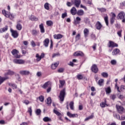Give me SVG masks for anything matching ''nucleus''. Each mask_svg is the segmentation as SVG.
<instances>
[{"label":"nucleus","mask_w":125,"mask_h":125,"mask_svg":"<svg viewBox=\"0 0 125 125\" xmlns=\"http://www.w3.org/2000/svg\"><path fill=\"white\" fill-rule=\"evenodd\" d=\"M66 95V90L65 88L62 90L60 92V95L59 96V98H60V101L63 102L64 101V99L65 98V96Z\"/></svg>","instance_id":"f257e3e1"},{"label":"nucleus","mask_w":125,"mask_h":125,"mask_svg":"<svg viewBox=\"0 0 125 125\" xmlns=\"http://www.w3.org/2000/svg\"><path fill=\"white\" fill-rule=\"evenodd\" d=\"M2 13L5 17L9 18L11 20L14 18V15L11 14L10 12H7L5 10H3L2 11Z\"/></svg>","instance_id":"f03ea898"},{"label":"nucleus","mask_w":125,"mask_h":125,"mask_svg":"<svg viewBox=\"0 0 125 125\" xmlns=\"http://www.w3.org/2000/svg\"><path fill=\"white\" fill-rule=\"evenodd\" d=\"M116 108L119 114H124V113H125V108H124L123 106L116 104Z\"/></svg>","instance_id":"7ed1b4c3"},{"label":"nucleus","mask_w":125,"mask_h":125,"mask_svg":"<svg viewBox=\"0 0 125 125\" xmlns=\"http://www.w3.org/2000/svg\"><path fill=\"white\" fill-rule=\"evenodd\" d=\"M12 54L15 58H20V55H18L19 52L16 49H14L11 51Z\"/></svg>","instance_id":"20e7f679"},{"label":"nucleus","mask_w":125,"mask_h":125,"mask_svg":"<svg viewBox=\"0 0 125 125\" xmlns=\"http://www.w3.org/2000/svg\"><path fill=\"white\" fill-rule=\"evenodd\" d=\"M11 33H12V37H14V39H16L19 36V33H18V32L17 30L11 29Z\"/></svg>","instance_id":"39448f33"},{"label":"nucleus","mask_w":125,"mask_h":125,"mask_svg":"<svg viewBox=\"0 0 125 125\" xmlns=\"http://www.w3.org/2000/svg\"><path fill=\"white\" fill-rule=\"evenodd\" d=\"M15 64H23L25 63V61L22 59H15L13 61Z\"/></svg>","instance_id":"423d86ee"},{"label":"nucleus","mask_w":125,"mask_h":125,"mask_svg":"<svg viewBox=\"0 0 125 125\" xmlns=\"http://www.w3.org/2000/svg\"><path fill=\"white\" fill-rule=\"evenodd\" d=\"M19 73L21 76H28V75H30V71L29 70H21Z\"/></svg>","instance_id":"0eeeda50"},{"label":"nucleus","mask_w":125,"mask_h":125,"mask_svg":"<svg viewBox=\"0 0 125 125\" xmlns=\"http://www.w3.org/2000/svg\"><path fill=\"white\" fill-rule=\"evenodd\" d=\"M36 57L37 58V61H38V62H39V61H41V60H42V58H44V54L43 53H42L41 54V56H40V55H39V54H37L36 55Z\"/></svg>","instance_id":"6e6552de"},{"label":"nucleus","mask_w":125,"mask_h":125,"mask_svg":"<svg viewBox=\"0 0 125 125\" xmlns=\"http://www.w3.org/2000/svg\"><path fill=\"white\" fill-rule=\"evenodd\" d=\"M72 3H74L75 6L76 7H79L80 5L81 4V0H71Z\"/></svg>","instance_id":"1a4fd4ad"},{"label":"nucleus","mask_w":125,"mask_h":125,"mask_svg":"<svg viewBox=\"0 0 125 125\" xmlns=\"http://www.w3.org/2000/svg\"><path fill=\"white\" fill-rule=\"evenodd\" d=\"M91 71L96 74L98 73V67H97V65L96 64H93L91 67Z\"/></svg>","instance_id":"9d476101"},{"label":"nucleus","mask_w":125,"mask_h":125,"mask_svg":"<svg viewBox=\"0 0 125 125\" xmlns=\"http://www.w3.org/2000/svg\"><path fill=\"white\" fill-rule=\"evenodd\" d=\"M51 86V83H50V82H46L42 86V88H44V89H45V88H46L47 87H49Z\"/></svg>","instance_id":"9b49d317"},{"label":"nucleus","mask_w":125,"mask_h":125,"mask_svg":"<svg viewBox=\"0 0 125 125\" xmlns=\"http://www.w3.org/2000/svg\"><path fill=\"white\" fill-rule=\"evenodd\" d=\"M20 22H21V21H18L16 25V29L18 31H21L22 30V25L20 23Z\"/></svg>","instance_id":"f8f14e48"},{"label":"nucleus","mask_w":125,"mask_h":125,"mask_svg":"<svg viewBox=\"0 0 125 125\" xmlns=\"http://www.w3.org/2000/svg\"><path fill=\"white\" fill-rule=\"evenodd\" d=\"M108 47H118V44L114 42H113L110 41Z\"/></svg>","instance_id":"ddd939ff"},{"label":"nucleus","mask_w":125,"mask_h":125,"mask_svg":"<svg viewBox=\"0 0 125 125\" xmlns=\"http://www.w3.org/2000/svg\"><path fill=\"white\" fill-rule=\"evenodd\" d=\"M102 28V24L100 22V21H97L96 24V28L97 29V30H101Z\"/></svg>","instance_id":"4468645a"},{"label":"nucleus","mask_w":125,"mask_h":125,"mask_svg":"<svg viewBox=\"0 0 125 125\" xmlns=\"http://www.w3.org/2000/svg\"><path fill=\"white\" fill-rule=\"evenodd\" d=\"M74 56H83L84 54L81 51H77L74 54Z\"/></svg>","instance_id":"2eb2a0df"},{"label":"nucleus","mask_w":125,"mask_h":125,"mask_svg":"<svg viewBox=\"0 0 125 125\" xmlns=\"http://www.w3.org/2000/svg\"><path fill=\"white\" fill-rule=\"evenodd\" d=\"M43 42L45 47H48V44L49 43V39L47 38L45 39Z\"/></svg>","instance_id":"dca6fc26"},{"label":"nucleus","mask_w":125,"mask_h":125,"mask_svg":"<svg viewBox=\"0 0 125 125\" xmlns=\"http://www.w3.org/2000/svg\"><path fill=\"white\" fill-rule=\"evenodd\" d=\"M67 115L70 118H75L78 117V114H71L70 112L67 113Z\"/></svg>","instance_id":"f3484780"},{"label":"nucleus","mask_w":125,"mask_h":125,"mask_svg":"<svg viewBox=\"0 0 125 125\" xmlns=\"http://www.w3.org/2000/svg\"><path fill=\"white\" fill-rule=\"evenodd\" d=\"M84 33V36L85 38H87V36H88V34H89V30H88V29L85 28L83 30Z\"/></svg>","instance_id":"a211bd4d"},{"label":"nucleus","mask_w":125,"mask_h":125,"mask_svg":"<svg viewBox=\"0 0 125 125\" xmlns=\"http://www.w3.org/2000/svg\"><path fill=\"white\" fill-rule=\"evenodd\" d=\"M63 37V35H61V34H55L54 35V39H55L56 40H59L60 39H62V38Z\"/></svg>","instance_id":"6ab92c4d"},{"label":"nucleus","mask_w":125,"mask_h":125,"mask_svg":"<svg viewBox=\"0 0 125 125\" xmlns=\"http://www.w3.org/2000/svg\"><path fill=\"white\" fill-rule=\"evenodd\" d=\"M39 28L40 29L41 33H43L45 32L44 30V27H43V24L41 23L40 25H39Z\"/></svg>","instance_id":"aec40b11"},{"label":"nucleus","mask_w":125,"mask_h":125,"mask_svg":"<svg viewBox=\"0 0 125 125\" xmlns=\"http://www.w3.org/2000/svg\"><path fill=\"white\" fill-rule=\"evenodd\" d=\"M71 13L72 15H75L77 13V9L75 7H73L71 9Z\"/></svg>","instance_id":"412c9836"},{"label":"nucleus","mask_w":125,"mask_h":125,"mask_svg":"<svg viewBox=\"0 0 125 125\" xmlns=\"http://www.w3.org/2000/svg\"><path fill=\"white\" fill-rule=\"evenodd\" d=\"M118 17L120 19H124L125 18V13L124 12H121L118 14Z\"/></svg>","instance_id":"4be33fe9"},{"label":"nucleus","mask_w":125,"mask_h":125,"mask_svg":"<svg viewBox=\"0 0 125 125\" xmlns=\"http://www.w3.org/2000/svg\"><path fill=\"white\" fill-rule=\"evenodd\" d=\"M58 65H59V62H55L54 64H52L51 65L52 69H53V70L56 69V68L57 67V66H58Z\"/></svg>","instance_id":"5701e85b"},{"label":"nucleus","mask_w":125,"mask_h":125,"mask_svg":"<svg viewBox=\"0 0 125 125\" xmlns=\"http://www.w3.org/2000/svg\"><path fill=\"white\" fill-rule=\"evenodd\" d=\"M8 30V26H5L4 28L0 29V33H3L4 32H6Z\"/></svg>","instance_id":"b1692460"},{"label":"nucleus","mask_w":125,"mask_h":125,"mask_svg":"<svg viewBox=\"0 0 125 125\" xmlns=\"http://www.w3.org/2000/svg\"><path fill=\"white\" fill-rule=\"evenodd\" d=\"M84 14V12L82 9L79 10L77 12V15H79V16H83Z\"/></svg>","instance_id":"393cba45"},{"label":"nucleus","mask_w":125,"mask_h":125,"mask_svg":"<svg viewBox=\"0 0 125 125\" xmlns=\"http://www.w3.org/2000/svg\"><path fill=\"white\" fill-rule=\"evenodd\" d=\"M60 82V85H59V87L60 88L63 87V86H64V84H65V81L64 80H60L59 81Z\"/></svg>","instance_id":"a878e982"},{"label":"nucleus","mask_w":125,"mask_h":125,"mask_svg":"<svg viewBox=\"0 0 125 125\" xmlns=\"http://www.w3.org/2000/svg\"><path fill=\"white\" fill-rule=\"evenodd\" d=\"M118 53H120V49L116 48L112 52V55H117Z\"/></svg>","instance_id":"bb28decb"},{"label":"nucleus","mask_w":125,"mask_h":125,"mask_svg":"<svg viewBox=\"0 0 125 125\" xmlns=\"http://www.w3.org/2000/svg\"><path fill=\"white\" fill-rule=\"evenodd\" d=\"M7 79H8V77H6L5 78H2L0 76V85H1V83H3L4 81H5V80H7Z\"/></svg>","instance_id":"cd10ccee"},{"label":"nucleus","mask_w":125,"mask_h":125,"mask_svg":"<svg viewBox=\"0 0 125 125\" xmlns=\"http://www.w3.org/2000/svg\"><path fill=\"white\" fill-rule=\"evenodd\" d=\"M53 112L54 114L57 115L58 117H60V116H62V114L60 112H59L58 111H57L56 109H54L53 110Z\"/></svg>","instance_id":"c85d7f7f"},{"label":"nucleus","mask_w":125,"mask_h":125,"mask_svg":"<svg viewBox=\"0 0 125 125\" xmlns=\"http://www.w3.org/2000/svg\"><path fill=\"white\" fill-rule=\"evenodd\" d=\"M29 19L31 20V21H38L39 20V19L38 18L35 17V16H31L30 18Z\"/></svg>","instance_id":"c756f323"},{"label":"nucleus","mask_w":125,"mask_h":125,"mask_svg":"<svg viewBox=\"0 0 125 125\" xmlns=\"http://www.w3.org/2000/svg\"><path fill=\"white\" fill-rule=\"evenodd\" d=\"M43 121L45 123L47 122H51V119L49 118L48 117H45L43 118Z\"/></svg>","instance_id":"7c9ffc66"},{"label":"nucleus","mask_w":125,"mask_h":125,"mask_svg":"<svg viewBox=\"0 0 125 125\" xmlns=\"http://www.w3.org/2000/svg\"><path fill=\"white\" fill-rule=\"evenodd\" d=\"M14 74V72L11 70H9L7 72L5 73V76H8V75L10 76H12Z\"/></svg>","instance_id":"2f4dec72"},{"label":"nucleus","mask_w":125,"mask_h":125,"mask_svg":"<svg viewBox=\"0 0 125 125\" xmlns=\"http://www.w3.org/2000/svg\"><path fill=\"white\" fill-rule=\"evenodd\" d=\"M81 19L80 17H77L76 18V21H75L74 24L75 25H77V24H80V21H81Z\"/></svg>","instance_id":"473e14b6"},{"label":"nucleus","mask_w":125,"mask_h":125,"mask_svg":"<svg viewBox=\"0 0 125 125\" xmlns=\"http://www.w3.org/2000/svg\"><path fill=\"white\" fill-rule=\"evenodd\" d=\"M46 24L47 26L50 27V26H52V25H53V22H52L51 21H46Z\"/></svg>","instance_id":"72a5a7b5"},{"label":"nucleus","mask_w":125,"mask_h":125,"mask_svg":"<svg viewBox=\"0 0 125 125\" xmlns=\"http://www.w3.org/2000/svg\"><path fill=\"white\" fill-rule=\"evenodd\" d=\"M44 7L46 10H49V4L48 3H46L44 5Z\"/></svg>","instance_id":"f704fd0d"},{"label":"nucleus","mask_w":125,"mask_h":125,"mask_svg":"<svg viewBox=\"0 0 125 125\" xmlns=\"http://www.w3.org/2000/svg\"><path fill=\"white\" fill-rule=\"evenodd\" d=\"M51 102H52V100H51V98L49 97L47 99V104L48 105H50L51 104Z\"/></svg>","instance_id":"c9c22d12"},{"label":"nucleus","mask_w":125,"mask_h":125,"mask_svg":"<svg viewBox=\"0 0 125 125\" xmlns=\"http://www.w3.org/2000/svg\"><path fill=\"white\" fill-rule=\"evenodd\" d=\"M69 106L71 110H74V102H70L69 104Z\"/></svg>","instance_id":"e433bc0d"},{"label":"nucleus","mask_w":125,"mask_h":125,"mask_svg":"<svg viewBox=\"0 0 125 125\" xmlns=\"http://www.w3.org/2000/svg\"><path fill=\"white\" fill-rule=\"evenodd\" d=\"M105 92L107 94H109V93H111V88H110V87H108L105 88Z\"/></svg>","instance_id":"4c0bfd02"},{"label":"nucleus","mask_w":125,"mask_h":125,"mask_svg":"<svg viewBox=\"0 0 125 125\" xmlns=\"http://www.w3.org/2000/svg\"><path fill=\"white\" fill-rule=\"evenodd\" d=\"M102 77H103L104 78H108V73H106V72H103L101 74Z\"/></svg>","instance_id":"58836bf2"},{"label":"nucleus","mask_w":125,"mask_h":125,"mask_svg":"<svg viewBox=\"0 0 125 125\" xmlns=\"http://www.w3.org/2000/svg\"><path fill=\"white\" fill-rule=\"evenodd\" d=\"M103 83H104V79H101L98 82V84L99 85H100V86H101Z\"/></svg>","instance_id":"ea45409f"},{"label":"nucleus","mask_w":125,"mask_h":125,"mask_svg":"<svg viewBox=\"0 0 125 125\" xmlns=\"http://www.w3.org/2000/svg\"><path fill=\"white\" fill-rule=\"evenodd\" d=\"M113 116L114 117V118H116V119H117L118 120H121V117L119 115H117V114L114 113L113 114Z\"/></svg>","instance_id":"a19ab883"},{"label":"nucleus","mask_w":125,"mask_h":125,"mask_svg":"<svg viewBox=\"0 0 125 125\" xmlns=\"http://www.w3.org/2000/svg\"><path fill=\"white\" fill-rule=\"evenodd\" d=\"M39 98L41 102H43L44 101V97L43 96H40Z\"/></svg>","instance_id":"79ce46f5"},{"label":"nucleus","mask_w":125,"mask_h":125,"mask_svg":"<svg viewBox=\"0 0 125 125\" xmlns=\"http://www.w3.org/2000/svg\"><path fill=\"white\" fill-rule=\"evenodd\" d=\"M104 19L106 25L108 26V24H109V22L108 21V17H105Z\"/></svg>","instance_id":"37998d69"},{"label":"nucleus","mask_w":125,"mask_h":125,"mask_svg":"<svg viewBox=\"0 0 125 125\" xmlns=\"http://www.w3.org/2000/svg\"><path fill=\"white\" fill-rule=\"evenodd\" d=\"M98 10H99V11H101V12H105V11H106V9L104 8H98Z\"/></svg>","instance_id":"c03bdc74"},{"label":"nucleus","mask_w":125,"mask_h":125,"mask_svg":"<svg viewBox=\"0 0 125 125\" xmlns=\"http://www.w3.org/2000/svg\"><path fill=\"white\" fill-rule=\"evenodd\" d=\"M41 113H42V110H41V109H37L36 114L37 115V116L41 115Z\"/></svg>","instance_id":"a18cd8bd"},{"label":"nucleus","mask_w":125,"mask_h":125,"mask_svg":"<svg viewBox=\"0 0 125 125\" xmlns=\"http://www.w3.org/2000/svg\"><path fill=\"white\" fill-rule=\"evenodd\" d=\"M106 105H107V104H106V103H104V102H102L100 104V106L101 107H102V108L105 107V106H106Z\"/></svg>","instance_id":"49530a36"},{"label":"nucleus","mask_w":125,"mask_h":125,"mask_svg":"<svg viewBox=\"0 0 125 125\" xmlns=\"http://www.w3.org/2000/svg\"><path fill=\"white\" fill-rule=\"evenodd\" d=\"M65 17H67V13L65 12L63 14H62V19H64V18H65Z\"/></svg>","instance_id":"de8ad7c7"},{"label":"nucleus","mask_w":125,"mask_h":125,"mask_svg":"<svg viewBox=\"0 0 125 125\" xmlns=\"http://www.w3.org/2000/svg\"><path fill=\"white\" fill-rule=\"evenodd\" d=\"M110 98V99L115 100V99H116V95H114V94L111 95Z\"/></svg>","instance_id":"09e8293b"},{"label":"nucleus","mask_w":125,"mask_h":125,"mask_svg":"<svg viewBox=\"0 0 125 125\" xmlns=\"http://www.w3.org/2000/svg\"><path fill=\"white\" fill-rule=\"evenodd\" d=\"M32 35L33 36H37V35H38V31H37V30H33L32 31Z\"/></svg>","instance_id":"8fccbe9b"},{"label":"nucleus","mask_w":125,"mask_h":125,"mask_svg":"<svg viewBox=\"0 0 125 125\" xmlns=\"http://www.w3.org/2000/svg\"><path fill=\"white\" fill-rule=\"evenodd\" d=\"M111 63L112 65H116L117 64V61L115 60H111Z\"/></svg>","instance_id":"3c124183"},{"label":"nucleus","mask_w":125,"mask_h":125,"mask_svg":"<svg viewBox=\"0 0 125 125\" xmlns=\"http://www.w3.org/2000/svg\"><path fill=\"white\" fill-rule=\"evenodd\" d=\"M115 87L117 88L118 92H121V91H120V87L118 86V83H116L115 84Z\"/></svg>","instance_id":"603ef678"},{"label":"nucleus","mask_w":125,"mask_h":125,"mask_svg":"<svg viewBox=\"0 0 125 125\" xmlns=\"http://www.w3.org/2000/svg\"><path fill=\"white\" fill-rule=\"evenodd\" d=\"M83 77V75H77V79H78L79 80H82Z\"/></svg>","instance_id":"864d4df0"},{"label":"nucleus","mask_w":125,"mask_h":125,"mask_svg":"<svg viewBox=\"0 0 125 125\" xmlns=\"http://www.w3.org/2000/svg\"><path fill=\"white\" fill-rule=\"evenodd\" d=\"M123 32V30H120L118 31L117 34L118 35L119 37H122V32Z\"/></svg>","instance_id":"5fc2aeb1"},{"label":"nucleus","mask_w":125,"mask_h":125,"mask_svg":"<svg viewBox=\"0 0 125 125\" xmlns=\"http://www.w3.org/2000/svg\"><path fill=\"white\" fill-rule=\"evenodd\" d=\"M11 85L14 89L17 88V85L15 84H11Z\"/></svg>","instance_id":"6e6d98bb"},{"label":"nucleus","mask_w":125,"mask_h":125,"mask_svg":"<svg viewBox=\"0 0 125 125\" xmlns=\"http://www.w3.org/2000/svg\"><path fill=\"white\" fill-rule=\"evenodd\" d=\"M58 73H63L64 72V69L63 68H60L58 70Z\"/></svg>","instance_id":"4d7b16f0"},{"label":"nucleus","mask_w":125,"mask_h":125,"mask_svg":"<svg viewBox=\"0 0 125 125\" xmlns=\"http://www.w3.org/2000/svg\"><path fill=\"white\" fill-rule=\"evenodd\" d=\"M80 6L81 8H83L84 10H87V8H86L85 6H83V4H81Z\"/></svg>","instance_id":"13d9d810"},{"label":"nucleus","mask_w":125,"mask_h":125,"mask_svg":"<svg viewBox=\"0 0 125 125\" xmlns=\"http://www.w3.org/2000/svg\"><path fill=\"white\" fill-rule=\"evenodd\" d=\"M120 6L121 7H124V6H125V1L120 3Z\"/></svg>","instance_id":"bf43d9fd"},{"label":"nucleus","mask_w":125,"mask_h":125,"mask_svg":"<svg viewBox=\"0 0 125 125\" xmlns=\"http://www.w3.org/2000/svg\"><path fill=\"white\" fill-rule=\"evenodd\" d=\"M114 21H115V18H111L110 19V23H111V24H113Z\"/></svg>","instance_id":"052dcab7"},{"label":"nucleus","mask_w":125,"mask_h":125,"mask_svg":"<svg viewBox=\"0 0 125 125\" xmlns=\"http://www.w3.org/2000/svg\"><path fill=\"white\" fill-rule=\"evenodd\" d=\"M31 45L33 47H35V46H36V43H35V42H34V41H31Z\"/></svg>","instance_id":"680f3d73"},{"label":"nucleus","mask_w":125,"mask_h":125,"mask_svg":"<svg viewBox=\"0 0 125 125\" xmlns=\"http://www.w3.org/2000/svg\"><path fill=\"white\" fill-rule=\"evenodd\" d=\"M66 5H67L68 7L72 6V3L68 1L66 2Z\"/></svg>","instance_id":"e2e57ef3"},{"label":"nucleus","mask_w":125,"mask_h":125,"mask_svg":"<svg viewBox=\"0 0 125 125\" xmlns=\"http://www.w3.org/2000/svg\"><path fill=\"white\" fill-rule=\"evenodd\" d=\"M59 120L60 121H61L62 122H64V120H63V118H62V115L58 117Z\"/></svg>","instance_id":"0e129e2a"},{"label":"nucleus","mask_w":125,"mask_h":125,"mask_svg":"<svg viewBox=\"0 0 125 125\" xmlns=\"http://www.w3.org/2000/svg\"><path fill=\"white\" fill-rule=\"evenodd\" d=\"M80 37H81V35L80 34H78L76 36V40H80Z\"/></svg>","instance_id":"69168bd1"},{"label":"nucleus","mask_w":125,"mask_h":125,"mask_svg":"<svg viewBox=\"0 0 125 125\" xmlns=\"http://www.w3.org/2000/svg\"><path fill=\"white\" fill-rule=\"evenodd\" d=\"M28 43H29L27 42V41H23V44L24 45H27Z\"/></svg>","instance_id":"338daca9"},{"label":"nucleus","mask_w":125,"mask_h":125,"mask_svg":"<svg viewBox=\"0 0 125 125\" xmlns=\"http://www.w3.org/2000/svg\"><path fill=\"white\" fill-rule=\"evenodd\" d=\"M20 125H28V123L26 122H23L20 124Z\"/></svg>","instance_id":"774afa93"}]
</instances>
